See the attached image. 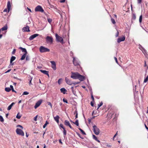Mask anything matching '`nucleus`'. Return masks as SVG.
<instances>
[{
    "instance_id": "de8ad7c7",
    "label": "nucleus",
    "mask_w": 148,
    "mask_h": 148,
    "mask_svg": "<svg viewBox=\"0 0 148 148\" xmlns=\"http://www.w3.org/2000/svg\"><path fill=\"white\" fill-rule=\"evenodd\" d=\"M63 101L64 102L66 103H68V101L67 100L65 99H63Z\"/></svg>"
},
{
    "instance_id": "58836bf2",
    "label": "nucleus",
    "mask_w": 148,
    "mask_h": 148,
    "mask_svg": "<svg viewBox=\"0 0 148 148\" xmlns=\"http://www.w3.org/2000/svg\"><path fill=\"white\" fill-rule=\"evenodd\" d=\"M29 93L27 91H25L23 92L22 95H27L29 94Z\"/></svg>"
},
{
    "instance_id": "aec40b11",
    "label": "nucleus",
    "mask_w": 148,
    "mask_h": 148,
    "mask_svg": "<svg viewBox=\"0 0 148 148\" xmlns=\"http://www.w3.org/2000/svg\"><path fill=\"white\" fill-rule=\"evenodd\" d=\"M59 118H60V117L58 115H57L56 116L54 117V120L58 123H59Z\"/></svg>"
},
{
    "instance_id": "052dcab7",
    "label": "nucleus",
    "mask_w": 148,
    "mask_h": 148,
    "mask_svg": "<svg viewBox=\"0 0 148 148\" xmlns=\"http://www.w3.org/2000/svg\"><path fill=\"white\" fill-rule=\"evenodd\" d=\"M114 59L116 62L117 63H118V61H117V58L115 57H114Z\"/></svg>"
},
{
    "instance_id": "4d7b16f0",
    "label": "nucleus",
    "mask_w": 148,
    "mask_h": 148,
    "mask_svg": "<svg viewBox=\"0 0 148 148\" xmlns=\"http://www.w3.org/2000/svg\"><path fill=\"white\" fill-rule=\"evenodd\" d=\"M13 78L14 79H17L18 80H19L20 81H21V80L20 79L18 78L17 77H14Z\"/></svg>"
},
{
    "instance_id": "f257e3e1",
    "label": "nucleus",
    "mask_w": 148,
    "mask_h": 148,
    "mask_svg": "<svg viewBox=\"0 0 148 148\" xmlns=\"http://www.w3.org/2000/svg\"><path fill=\"white\" fill-rule=\"evenodd\" d=\"M17 127H20L21 129L18 128H17L16 130V134L20 136H24V134L22 130V129H23V127L20 125H18L17 126Z\"/></svg>"
},
{
    "instance_id": "423d86ee",
    "label": "nucleus",
    "mask_w": 148,
    "mask_h": 148,
    "mask_svg": "<svg viewBox=\"0 0 148 148\" xmlns=\"http://www.w3.org/2000/svg\"><path fill=\"white\" fill-rule=\"evenodd\" d=\"M46 40L47 43L52 44L53 42V38L51 36H47Z\"/></svg>"
},
{
    "instance_id": "338daca9",
    "label": "nucleus",
    "mask_w": 148,
    "mask_h": 148,
    "mask_svg": "<svg viewBox=\"0 0 148 148\" xmlns=\"http://www.w3.org/2000/svg\"><path fill=\"white\" fill-rule=\"evenodd\" d=\"M90 105H91L92 106H94V104L93 103H92V102H91V103H90Z\"/></svg>"
},
{
    "instance_id": "20e7f679",
    "label": "nucleus",
    "mask_w": 148,
    "mask_h": 148,
    "mask_svg": "<svg viewBox=\"0 0 148 148\" xmlns=\"http://www.w3.org/2000/svg\"><path fill=\"white\" fill-rule=\"evenodd\" d=\"M93 132L96 135H98L99 134L100 132V130L95 125L93 126Z\"/></svg>"
},
{
    "instance_id": "9b49d317",
    "label": "nucleus",
    "mask_w": 148,
    "mask_h": 148,
    "mask_svg": "<svg viewBox=\"0 0 148 148\" xmlns=\"http://www.w3.org/2000/svg\"><path fill=\"white\" fill-rule=\"evenodd\" d=\"M65 80L66 83L70 85H71L72 84H73V82L71 81L67 77H65Z\"/></svg>"
},
{
    "instance_id": "37998d69",
    "label": "nucleus",
    "mask_w": 148,
    "mask_h": 148,
    "mask_svg": "<svg viewBox=\"0 0 148 148\" xmlns=\"http://www.w3.org/2000/svg\"><path fill=\"white\" fill-rule=\"evenodd\" d=\"M47 103L48 105H49L50 106L51 108H52V105L51 104V103L50 102H47Z\"/></svg>"
},
{
    "instance_id": "ea45409f",
    "label": "nucleus",
    "mask_w": 148,
    "mask_h": 148,
    "mask_svg": "<svg viewBox=\"0 0 148 148\" xmlns=\"http://www.w3.org/2000/svg\"><path fill=\"white\" fill-rule=\"evenodd\" d=\"M132 19L135 20L136 18V16L135 14H133L132 15Z\"/></svg>"
},
{
    "instance_id": "39448f33",
    "label": "nucleus",
    "mask_w": 148,
    "mask_h": 148,
    "mask_svg": "<svg viewBox=\"0 0 148 148\" xmlns=\"http://www.w3.org/2000/svg\"><path fill=\"white\" fill-rule=\"evenodd\" d=\"M79 74V73L77 72L75 73L72 72V75L71 77L74 79H77Z\"/></svg>"
},
{
    "instance_id": "603ef678",
    "label": "nucleus",
    "mask_w": 148,
    "mask_h": 148,
    "mask_svg": "<svg viewBox=\"0 0 148 148\" xmlns=\"http://www.w3.org/2000/svg\"><path fill=\"white\" fill-rule=\"evenodd\" d=\"M119 32L118 31H117V33H116V36H115L116 37H118L119 36Z\"/></svg>"
},
{
    "instance_id": "2f4dec72",
    "label": "nucleus",
    "mask_w": 148,
    "mask_h": 148,
    "mask_svg": "<svg viewBox=\"0 0 148 148\" xmlns=\"http://www.w3.org/2000/svg\"><path fill=\"white\" fill-rule=\"evenodd\" d=\"M139 48L141 51L143 50L144 48L143 47L140 45H139Z\"/></svg>"
},
{
    "instance_id": "3c124183",
    "label": "nucleus",
    "mask_w": 148,
    "mask_h": 148,
    "mask_svg": "<svg viewBox=\"0 0 148 148\" xmlns=\"http://www.w3.org/2000/svg\"><path fill=\"white\" fill-rule=\"evenodd\" d=\"M142 0H137L138 3V4H140L141 3Z\"/></svg>"
},
{
    "instance_id": "e2e57ef3",
    "label": "nucleus",
    "mask_w": 148,
    "mask_h": 148,
    "mask_svg": "<svg viewBox=\"0 0 148 148\" xmlns=\"http://www.w3.org/2000/svg\"><path fill=\"white\" fill-rule=\"evenodd\" d=\"M70 55L71 56H73V52L72 51H71L70 52Z\"/></svg>"
},
{
    "instance_id": "f704fd0d",
    "label": "nucleus",
    "mask_w": 148,
    "mask_h": 148,
    "mask_svg": "<svg viewBox=\"0 0 148 148\" xmlns=\"http://www.w3.org/2000/svg\"><path fill=\"white\" fill-rule=\"evenodd\" d=\"M49 123L47 122V121H46V122L45 123V124L43 126V128H45L46 125H47V124H48Z\"/></svg>"
},
{
    "instance_id": "a211bd4d",
    "label": "nucleus",
    "mask_w": 148,
    "mask_h": 148,
    "mask_svg": "<svg viewBox=\"0 0 148 148\" xmlns=\"http://www.w3.org/2000/svg\"><path fill=\"white\" fill-rule=\"evenodd\" d=\"M40 71L42 73L45 75H47L48 77H49V71L46 70H40Z\"/></svg>"
},
{
    "instance_id": "49530a36",
    "label": "nucleus",
    "mask_w": 148,
    "mask_h": 148,
    "mask_svg": "<svg viewBox=\"0 0 148 148\" xmlns=\"http://www.w3.org/2000/svg\"><path fill=\"white\" fill-rule=\"evenodd\" d=\"M80 83V82H73V84L74 85H75L76 84H79Z\"/></svg>"
},
{
    "instance_id": "79ce46f5",
    "label": "nucleus",
    "mask_w": 148,
    "mask_h": 148,
    "mask_svg": "<svg viewBox=\"0 0 148 148\" xmlns=\"http://www.w3.org/2000/svg\"><path fill=\"white\" fill-rule=\"evenodd\" d=\"M62 79L61 78L59 79L58 81V83L59 84H60L61 83V81H62Z\"/></svg>"
},
{
    "instance_id": "7ed1b4c3",
    "label": "nucleus",
    "mask_w": 148,
    "mask_h": 148,
    "mask_svg": "<svg viewBox=\"0 0 148 148\" xmlns=\"http://www.w3.org/2000/svg\"><path fill=\"white\" fill-rule=\"evenodd\" d=\"M55 36L57 41L60 42L62 44L64 43V40L62 37L58 36L57 34H56Z\"/></svg>"
},
{
    "instance_id": "4c0bfd02",
    "label": "nucleus",
    "mask_w": 148,
    "mask_h": 148,
    "mask_svg": "<svg viewBox=\"0 0 148 148\" xmlns=\"http://www.w3.org/2000/svg\"><path fill=\"white\" fill-rule=\"evenodd\" d=\"M103 104V103L102 102H101L100 103L98 104V109L99 107H100Z\"/></svg>"
},
{
    "instance_id": "13d9d810",
    "label": "nucleus",
    "mask_w": 148,
    "mask_h": 148,
    "mask_svg": "<svg viewBox=\"0 0 148 148\" xmlns=\"http://www.w3.org/2000/svg\"><path fill=\"white\" fill-rule=\"evenodd\" d=\"M11 69H9L7 71L5 72V73H8V72H10L11 71Z\"/></svg>"
},
{
    "instance_id": "a19ab883",
    "label": "nucleus",
    "mask_w": 148,
    "mask_h": 148,
    "mask_svg": "<svg viewBox=\"0 0 148 148\" xmlns=\"http://www.w3.org/2000/svg\"><path fill=\"white\" fill-rule=\"evenodd\" d=\"M47 21L49 23H51L52 22V20L50 18H47Z\"/></svg>"
},
{
    "instance_id": "774afa93",
    "label": "nucleus",
    "mask_w": 148,
    "mask_h": 148,
    "mask_svg": "<svg viewBox=\"0 0 148 148\" xmlns=\"http://www.w3.org/2000/svg\"><path fill=\"white\" fill-rule=\"evenodd\" d=\"M10 87L11 88V89H13V86L12 85H10Z\"/></svg>"
},
{
    "instance_id": "0eeeda50",
    "label": "nucleus",
    "mask_w": 148,
    "mask_h": 148,
    "mask_svg": "<svg viewBox=\"0 0 148 148\" xmlns=\"http://www.w3.org/2000/svg\"><path fill=\"white\" fill-rule=\"evenodd\" d=\"M35 10L36 12H43L44 11L42 8L39 5L37 6L36 7Z\"/></svg>"
},
{
    "instance_id": "ddd939ff",
    "label": "nucleus",
    "mask_w": 148,
    "mask_h": 148,
    "mask_svg": "<svg viewBox=\"0 0 148 148\" xmlns=\"http://www.w3.org/2000/svg\"><path fill=\"white\" fill-rule=\"evenodd\" d=\"M65 125L66 126H69L71 129H73V127L71 126L69 122L67 120H65L64 122Z\"/></svg>"
},
{
    "instance_id": "c85d7f7f",
    "label": "nucleus",
    "mask_w": 148,
    "mask_h": 148,
    "mask_svg": "<svg viewBox=\"0 0 148 148\" xmlns=\"http://www.w3.org/2000/svg\"><path fill=\"white\" fill-rule=\"evenodd\" d=\"M73 123L76 125L77 126H78L79 125L78 121V120H76L75 122H73Z\"/></svg>"
},
{
    "instance_id": "b1692460",
    "label": "nucleus",
    "mask_w": 148,
    "mask_h": 148,
    "mask_svg": "<svg viewBox=\"0 0 148 148\" xmlns=\"http://www.w3.org/2000/svg\"><path fill=\"white\" fill-rule=\"evenodd\" d=\"M60 91L61 92L63 93V94H64L65 93L66 91V90L65 89V88H61Z\"/></svg>"
},
{
    "instance_id": "a878e982",
    "label": "nucleus",
    "mask_w": 148,
    "mask_h": 148,
    "mask_svg": "<svg viewBox=\"0 0 148 148\" xmlns=\"http://www.w3.org/2000/svg\"><path fill=\"white\" fill-rule=\"evenodd\" d=\"M26 53H25L23 54V55L22 56L21 58V60H24L25 57H26Z\"/></svg>"
},
{
    "instance_id": "dca6fc26",
    "label": "nucleus",
    "mask_w": 148,
    "mask_h": 148,
    "mask_svg": "<svg viewBox=\"0 0 148 148\" xmlns=\"http://www.w3.org/2000/svg\"><path fill=\"white\" fill-rule=\"evenodd\" d=\"M85 77L79 74L77 79L81 81H83L85 79Z\"/></svg>"
},
{
    "instance_id": "4468645a",
    "label": "nucleus",
    "mask_w": 148,
    "mask_h": 148,
    "mask_svg": "<svg viewBox=\"0 0 148 148\" xmlns=\"http://www.w3.org/2000/svg\"><path fill=\"white\" fill-rule=\"evenodd\" d=\"M125 39V37L124 36H123L121 38H119L118 39L117 42L119 43L122 41H123Z\"/></svg>"
},
{
    "instance_id": "a18cd8bd",
    "label": "nucleus",
    "mask_w": 148,
    "mask_h": 148,
    "mask_svg": "<svg viewBox=\"0 0 148 148\" xmlns=\"http://www.w3.org/2000/svg\"><path fill=\"white\" fill-rule=\"evenodd\" d=\"M93 138L96 140H97V137L95 135H93Z\"/></svg>"
},
{
    "instance_id": "0e129e2a",
    "label": "nucleus",
    "mask_w": 148,
    "mask_h": 148,
    "mask_svg": "<svg viewBox=\"0 0 148 148\" xmlns=\"http://www.w3.org/2000/svg\"><path fill=\"white\" fill-rule=\"evenodd\" d=\"M27 10H29V11L30 12H32V11H31V10L30 8H28V7H27Z\"/></svg>"
},
{
    "instance_id": "09e8293b",
    "label": "nucleus",
    "mask_w": 148,
    "mask_h": 148,
    "mask_svg": "<svg viewBox=\"0 0 148 148\" xmlns=\"http://www.w3.org/2000/svg\"><path fill=\"white\" fill-rule=\"evenodd\" d=\"M16 49H14L13 51L12 52V54H14L15 52H16Z\"/></svg>"
},
{
    "instance_id": "412c9836",
    "label": "nucleus",
    "mask_w": 148,
    "mask_h": 148,
    "mask_svg": "<svg viewBox=\"0 0 148 148\" xmlns=\"http://www.w3.org/2000/svg\"><path fill=\"white\" fill-rule=\"evenodd\" d=\"M16 59V57L14 56H12L10 59V63L11 64V65H13L14 64L13 63H12V62L14 61Z\"/></svg>"
},
{
    "instance_id": "864d4df0",
    "label": "nucleus",
    "mask_w": 148,
    "mask_h": 148,
    "mask_svg": "<svg viewBox=\"0 0 148 148\" xmlns=\"http://www.w3.org/2000/svg\"><path fill=\"white\" fill-rule=\"evenodd\" d=\"M3 12H8V9L5 8L3 11Z\"/></svg>"
},
{
    "instance_id": "4be33fe9",
    "label": "nucleus",
    "mask_w": 148,
    "mask_h": 148,
    "mask_svg": "<svg viewBox=\"0 0 148 148\" xmlns=\"http://www.w3.org/2000/svg\"><path fill=\"white\" fill-rule=\"evenodd\" d=\"M15 104V103L14 102H12V103L8 106L7 110H10L11 108Z\"/></svg>"
},
{
    "instance_id": "2eb2a0df",
    "label": "nucleus",
    "mask_w": 148,
    "mask_h": 148,
    "mask_svg": "<svg viewBox=\"0 0 148 148\" xmlns=\"http://www.w3.org/2000/svg\"><path fill=\"white\" fill-rule=\"evenodd\" d=\"M39 34H36L31 35L29 38V39L30 40H32L35 37L38 36Z\"/></svg>"
},
{
    "instance_id": "6ab92c4d",
    "label": "nucleus",
    "mask_w": 148,
    "mask_h": 148,
    "mask_svg": "<svg viewBox=\"0 0 148 148\" xmlns=\"http://www.w3.org/2000/svg\"><path fill=\"white\" fill-rule=\"evenodd\" d=\"M7 7V8L8 9V12H9L10 9V8L11 7V5L10 4V1H8V2Z\"/></svg>"
},
{
    "instance_id": "5fc2aeb1",
    "label": "nucleus",
    "mask_w": 148,
    "mask_h": 148,
    "mask_svg": "<svg viewBox=\"0 0 148 148\" xmlns=\"http://www.w3.org/2000/svg\"><path fill=\"white\" fill-rule=\"evenodd\" d=\"M73 89H74V87L73 86H72L71 87V89L72 90V92L74 93V90H73Z\"/></svg>"
},
{
    "instance_id": "7c9ffc66",
    "label": "nucleus",
    "mask_w": 148,
    "mask_h": 148,
    "mask_svg": "<svg viewBox=\"0 0 148 148\" xmlns=\"http://www.w3.org/2000/svg\"><path fill=\"white\" fill-rule=\"evenodd\" d=\"M11 89H10L9 88H5V90L8 92H9L10 91Z\"/></svg>"
},
{
    "instance_id": "69168bd1",
    "label": "nucleus",
    "mask_w": 148,
    "mask_h": 148,
    "mask_svg": "<svg viewBox=\"0 0 148 148\" xmlns=\"http://www.w3.org/2000/svg\"><path fill=\"white\" fill-rule=\"evenodd\" d=\"M65 0H61L60 2L61 3H63L65 2Z\"/></svg>"
},
{
    "instance_id": "6e6552de",
    "label": "nucleus",
    "mask_w": 148,
    "mask_h": 148,
    "mask_svg": "<svg viewBox=\"0 0 148 148\" xmlns=\"http://www.w3.org/2000/svg\"><path fill=\"white\" fill-rule=\"evenodd\" d=\"M73 64L75 66H79V62L78 60L76 59L75 58L73 57Z\"/></svg>"
},
{
    "instance_id": "e433bc0d",
    "label": "nucleus",
    "mask_w": 148,
    "mask_h": 148,
    "mask_svg": "<svg viewBox=\"0 0 148 148\" xmlns=\"http://www.w3.org/2000/svg\"><path fill=\"white\" fill-rule=\"evenodd\" d=\"M111 21L112 22L113 24H115L116 23L114 19L113 18H111Z\"/></svg>"
},
{
    "instance_id": "473e14b6",
    "label": "nucleus",
    "mask_w": 148,
    "mask_h": 148,
    "mask_svg": "<svg viewBox=\"0 0 148 148\" xmlns=\"http://www.w3.org/2000/svg\"><path fill=\"white\" fill-rule=\"evenodd\" d=\"M148 81V75L144 79V83L147 82Z\"/></svg>"
},
{
    "instance_id": "393cba45",
    "label": "nucleus",
    "mask_w": 148,
    "mask_h": 148,
    "mask_svg": "<svg viewBox=\"0 0 148 148\" xmlns=\"http://www.w3.org/2000/svg\"><path fill=\"white\" fill-rule=\"evenodd\" d=\"M8 29V26L7 25H5L1 28L2 31H4L7 30Z\"/></svg>"
},
{
    "instance_id": "680f3d73",
    "label": "nucleus",
    "mask_w": 148,
    "mask_h": 148,
    "mask_svg": "<svg viewBox=\"0 0 148 148\" xmlns=\"http://www.w3.org/2000/svg\"><path fill=\"white\" fill-rule=\"evenodd\" d=\"M91 98L92 99V100H93V101H94V97H93V95H91Z\"/></svg>"
},
{
    "instance_id": "c9c22d12",
    "label": "nucleus",
    "mask_w": 148,
    "mask_h": 148,
    "mask_svg": "<svg viewBox=\"0 0 148 148\" xmlns=\"http://www.w3.org/2000/svg\"><path fill=\"white\" fill-rule=\"evenodd\" d=\"M0 121L1 122L4 121V119L0 115Z\"/></svg>"
},
{
    "instance_id": "f8f14e48",
    "label": "nucleus",
    "mask_w": 148,
    "mask_h": 148,
    "mask_svg": "<svg viewBox=\"0 0 148 148\" xmlns=\"http://www.w3.org/2000/svg\"><path fill=\"white\" fill-rule=\"evenodd\" d=\"M60 127L62 128L63 130V133L64 136H65L66 134V131L65 130V128L64 127L63 125L62 124H60L59 125Z\"/></svg>"
},
{
    "instance_id": "f3484780",
    "label": "nucleus",
    "mask_w": 148,
    "mask_h": 148,
    "mask_svg": "<svg viewBox=\"0 0 148 148\" xmlns=\"http://www.w3.org/2000/svg\"><path fill=\"white\" fill-rule=\"evenodd\" d=\"M23 31V32H29V27L27 26L25 27H23L22 29Z\"/></svg>"
},
{
    "instance_id": "5701e85b",
    "label": "nucleus",
    "mask_w": 148,
    "mask_h": 148,
    "mask_svg": "<svg viewBox=\"0 0 148 148\" xmlns=\"http://www.w3.org/2000/svg\"><path fill=\"white\" fill-rule=\"evenodd\" d=\"M20 49H21L22 50V52H25V53H26V54L27 53V51L24 48H22V47H20L19 48Z\"/></svg>"
},
{
    "instance_id": "c03bdc74",
    "label": "nucleus",
    "mask_w": 148,
    "mask_h": 148,
    "mask_svg": "<svg viewBox=\"0 0 148 148\" xmlns=\"http://www.w3.org/2000/svg\"><path fill=\"white\" fill-rule=\"evenodd\" d=\"M75 113L76 114L75 115V118L76 119V118H77L78 114H77V111L76 110L75 111Z\"/></svg>"
},
{
    "instance_id": "f03ea898",
    "label": "nucleus",
    "mask_w": 148,
    "mask_h": 148,
    "mask_svg": "<svg viewBox=\"0 0 148 148\" xmlns=\"http://www.w3.org/2000/svg\"><path fill=\"white\" fill-rule=\"evenodd\" d=\"M39 50L41 53L49 52L50 51L49 49L43 46H41L39 48Z\"/></svg>"
},
{
    "instance_id": "6e6d98bb",
    "label": "nucleus",
    "mask_w": 148,
    "mask_h": 148,
    "mask_svg": "<svg viewBox=\"0 0 148 148\" xmlns=\"http://www.w3.org/2000/svg\"><path fill=\"white\" fill-rule=\"evenodd\" d=\"M81 132L82 133V134H84V135L86 134L85 133L83 130H82L81 131Z\"/></svg>"
},
{
    "instance_id": "72a5a7b5",
    "label": "nucleus",
    "mask_w": 148,
    "mask_h": 148,
    "mask_svg": "<svg viewBox=\"0 0 148 148\" xmlns=\"http://www.w3.org/2000/svg\"><path fill=\"white\" fill-rule=\"evenodd\" d=\"M142 15H141L140 17H139V22L140 23H141L142 22Z\"/></svg>"
},
{
    "instance_id": "c756f323",
    "label": "nucleus",
    "mask_w": 148,
    "mask_h": 148,
    "mask_svg": "<svg viewBox=\"0 0 148 148\" xmlns=\"http://www.w3.org/2000/svg\"><path fill=\"white\" fill-rule=\"evenodd\" d=\"M21 115H20V113H19V112H18V113L17 114V115H16V118L17 119H20V118H21Z\"/></svg>"
},
{
    "instance_id": "1a4fd4ad",
    "label": "nucleus",
    "mask_w": 148,
    "mask_h": 148,
    "mask_svg": "<svg viewBox=\"0 0 148 148\" xmlns=\"http://www.w3.org/2000/svg\"><path fill=\"white\" fill-rule=\"evenodd\" d=\"M42 99H40L36 103V104L34 106V108L36 109L42 103Z\"/></svg>"
},
{
    "instance_id": "9d476101",
    "label": "nucleus",
    "mask_w": 148,
    "mask_h": 148,
    "mask_svg": "<svg viewBox=\"0 0 148 148\" xmlns=\"http://www.w3.org/2000/svg\"><path fill=\"white\" fill-rule=\"evenodd\" d=\"M50 62L51 64L52 68L53 70H56V68L55 62L53 61H50Z\"/></svg>"
},
{
    "instance_id": "cd10ccee",
    "label": "nucleus",
    "mask_w": 148,
    "mask_h": 148,
    "mask_svg": "<svg viewBox=\"0 0 148 148\" xmlns=\"http://www.w3.org/2000/svg\"><path fill=\"white\" fill-rule=\"evenodd\" d=\"M29 77V84L30 85L32 84L31 81L33 79V77L31 76Z\"/></svg>"
},
{
    "instance_id": "bf43d9fd",
    "label": "nucleus",
    "mask_w": 148,
    "mask_h": 148,
    "mask_svg": "<svg viewBox=\"0 0 148 148\" xmlns=\"http://www.w3.org/2000/svg\"><path fill=\"white\" fill-rule=\"evenodd\" d=\"M117 132L116 134L114 136V137L113 138V140H114V138L116 137V136L117 135Z\"/></svg>"
},
{
    "instance_id": "8fccbe9b",
    "label": "nucleus",
    "mask_w": 148,
    "mask_h": 148,
    "mask_svg": "<svg viewBox=\"0 0 148 148\" xmlns=\"http://www.w3.org/2000/svg\"><path fill=\"white\" fill-rule=\"evenodd\" d=\"M38 115H36L35 117L34 118V121H37V119Z\"/></svg>"
},
{
    "instance_id": "bb28decb",
    "label": "nucleus",
    "mask_w": 148,
    "mask_h": 148,
    "mask_svg": "<svg viewBox=\"0 0 148 148\" xmlns=\"http://www.w3.org/2000/svg\"><path fill=\"white\" fill-rule=\"evenodd\" d=\"M142 51L143 53L144 54V55L146 56L147 55V51L144 48L143 50H142Z\"/></svg>"
}]
</instances>
